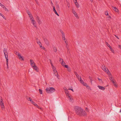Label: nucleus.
Wrapping results in <instances>:
<instances>
[{
  "label": "nucleus",
  "instance_id": "1",
  "mask_svg": "<svg viewBox=\"0 0 121 121\" xmlns=\"http://www.w3.org/2000/svg\"><path fill=\"white\" fill-rule=\"evenodd\" d=\"M75 113L80 116H86L87 114L85 111L82 108L78 106H76L74 108Z\"/></svg>",
  "mask_w": 121,
  "mask_h": 121
},
{
  "label": "nucleus",
  "instance_id": "2",
  "mask_svg": "<svg viewBox=\"0 0 121 121\" xmlns=\"http://www.w3.org/2000/svg\"><path fill=\"white\" fill-rule=\"evenodd\" d=\"M55 90V89L53 87H47L45 89L46 92L47 93L49 94L53 92Z\"/></svg>",
  "mask_w": 121,
  "mask_h": 121
},
{
  "label": "nucleus",
  "instance_id": "3",
  "mask_svg": "<svg viewBox=\"0 0 121 121\" xmlns=\"http://www.w3.org/2000/svg\"><path fill=\"white\" fill-rule=\"evenodd\" d=\"M0 105L1 108L2 110L4 109V106L3 99L1 97L0 98Z\"/></svg>",
  "mask_w": 121,
  "mask_h": 121
},
{
  "label": "nucleus",
  "instance_id": "4",
  "mask_svg": "<svg viewBox=\"0 0 121 121\" xmlns=\"http://www.w3.org/2000/svg\"><path fill=\"white\" fill-rule=\"evenodd\" d=\"M79 80H78L79 81H80V82L83 85L85 86H86L87 88H88V87H90L88 86L86 83H85L82 80L81 78H80Z\"/></svg>",
  "mask_w": 121,
  "mask_h": 121
},
{
  "label": "nucleus",
  "instance_id": "5",
  "mask_svg": "<svg viewBox=\"0 0 121 121\" xmlns=\"http://www.w3.org/2000/svg\"><path fill=\"white\" fill-rule=\"evenodd\" d=\"M102 68L103 70L106 72L108 74L109 73V71L108 69L105 66L102 65Z\"/></svg>",
  "mask_w": 121,
  "mask_h": 121
},
{
  "label": "nucleus",
  "instance_id": "6",
  "mask_svg": "<svg viewBox=\"0 0 121 121\" xmlns=\"http://www.w3.org/2000/svg\"><path fill=\"white\" fill-rule=\"evenodd\" d=\"M43 39L46 45L47 46H49V43L48 40L46 38L44 37L43 38Z\"/></svg>",
  "mask_w": 121,
  "mask_h": 121
},
{
  "label": "nucleus",
  "instance_id": "7",
  "mask_svg": "<svg viewBox=\"0 0 121 121\" xmlns=\"http://www.w3.org/2000/svg\"><path fill=\"white\" fill-rule=\"evenodd\" d=\"M4 52L5 55V57H7L8 56V53L7 51V49L6 48H4L3 50Z\"/></svg>",
  "mask_w": 121,
  "mask_h": 121
},
{
  "label": "nucleus",
  "instance_id": "8",
  "mask_svg": "<svg viewBox=\"0 0 121 121\" xmlns=\"http://www.w3.org/2000/svg\"><path fill=\"white\" fill-rule=\"evenodd\" d=\"M30 64L31 66L33 67L35 65V64L32 60H30Z\"/></svg>",
  "mask_w": 121,
  "mask_h": 121
},
{
  "label": "nucleus",
  "instance_id": "9",
  "mask_svg": "<svg viewBox=\"0 0 121 121\" xmlns=\"http://www.w3.org/2000/svg\"><path fill=\"white\" fill-rule=\"evenodd\" d=\"M36 20L37 21L38 24L39 25H40L42 23L41 22L40 20L39 19V18L38 16H37L36 17Z\"/></svg>",
  "mask_w": 121,
  "mask_h": 121
},
{
  "label": "nucleus",
  "instance_id": "10",
  "mask_svg": "<svg viewBox=\"0 0 121 121\" xmlns=\"http://www.w3.org/2000/svg\"><path fill=\"white\" fill-rule=\"evenodd\" d=\"M97 86L99 89L102 90L103 91L105 89V88L104 87L101 86Z\"/></svg>",
  "mask_w": 121,
  "mask_h": 121
},
{
  "label": "nucleus",
  "instance_id": "11",
  "mask_svg": "<svg viewBox=\"0 0 121 121\" xmlns=\"http://www.w3.org/2000/svg\"><path fill=\"white\" fill-rule=\"evenodd\" d=\"M68 97L69 98V102H73V99L72 98H71L70 96L69 95H68Z\"/></svg>",
  "mask_w": 121,
  "mask_h": 121
},
{
  "label": "nucleus",
  "instance_id": "12",
  "mask_svg": "<svg viewBox=\"0 0 121 121\" xmlns=\"http://www.w3.org/2000/svg\"><path fill=\"white\" fill-rule=\"evenodd\" d=\"M53 11L56 15L59 16V15L55 10V7L54 6H53Z\"/></svg>",
  "mask_w": 121,
  "mask_h": 121
},
{
  "label": "nucleus",
  "instance_id": "13",
  "mask_svg": "<svg viewBox=\"0 0 121 121\" xmlns=\"http://www.w3.org/2000/svg\"><path fill=\"white\" fill-rule=\"evenodd\" d=\"M112 8L116 12H118V9L116 8V7H114L113 6L112 7Z\"/></svg>",
  "mask_w": 121,
  "mask_h": 121
},
{
  "label": "nucleus",
  "instance_id": "14",
  "mask_svg": "<svg viewBox=\"0 0 121 121\" xmlns=\"http://www.w3.org/2000/svg\"><path fill=\"white\" fill-rule=\"evenodd\" d=\"M75 1L74 2V3L76 7L78 8H79V6L78 4V3L77 2V0Z\"/></svg>",
  "mask_w": 121,
  "mask_h": 121
},
{
  "label": "nucleus",
  "instance_id": "15",
  "mask_svg": "<svg viewBox=\"0 0 121 121\" xmlns=\"http://www.w3.org/2000/svg\"><path fill=\"white\" fill-rule=\"evenodd\" d=\"M32 68L33 69L35 70L37 72H38V70L37 69L38 67L36 65L34 66Z\"/></svg>",
  "mask_w": 121,
  "mask_h": 121
},
{
  "label": "nucleus",
  "instance_id": "16",
  "mask_svg": "<svg viewBox=\"0 0 121 121\" xmlns=\"http://www.w3.org/2000/svg\"><path fill=\"white\" fill-rule=\"evenodd\" d=\"M33 24V26L35 27H36V22L34 20H32V21L31 22Z\"/></svg>",
  "mask_w": 121,
  "mask_h": 121
},
{
  "label": "nucleus",
  "instance_id": "17",
  "mask_svg": "<svg viewBox=\"0 0 121 121\" xmlns=\"http://www.w3.org/2000/svg\"><path fill=\"white\" fill-rule=\"evenodd\" d=\"M19 57V58L20 59H21V60H24V59L23 57L21 55H18V56Z\"/></svg>",
  "mask_w": 121,
  "mask_h": 121
},
{
  "label": "nucleus",
  "instance_id": "18",
  "mask_svg": "<svg viewBox=\"0 0 121 121\" xmlns=\"http://www.w3.org/2000/svg\"><path fill=\"white\" fill-rule=\"evenodd\" d=\"M75 74L76 75V77L78 78V80H79V79L80 78H81L80 77L79 75L77 73L75 72Z\"/></svg>",
  "mask_w": 121,
  "mask_h": 121
},
{
  "label": "nucleus",
  "instance_id": "19",
  "mask_svg": "<svg viewBox=\"0 0 121 121\" xmlns=\"http://www.w3.org/2000/svg\"><path fill=\"white\" fill-rule=\"evenodd\" d=\"M38 39H36L37 40V43L39 44V46L41 45L42 44L41 42L39 41H38Z\"/></svg>",
  "mask_w": 121,
  "mask_h": 121
},
{
  "label": "nucleus",
  "instance_id": "20",
  "mask_svg": "<svg viewBox=\"0 0 121 121\" xmlns=\"http://www.w3.org/2000/svg\"><path fill=\"white\" fill-rule=\"evenodd\" d=\"M109 48H110V50L112 52V53H114V50H113V49H112V47H110Z\"/></svg>",
  "mask_w": 121,
  "mask_h": 121
},
{
  "label": "nucleus",
  "instance_id": "21",
  "mask_svg": "<svg viewBox=\"0 0 121 121\" xmlns=\"http://www.w3.org/2000/svg\"><path fill=\"white\" fill-rule=\"evenodd\" d=\"M65 93L67 96H68V95H69V92L67 90H66V91H65Z\"/></svg>",
  "mask_w": 121,
  "mask_h": 121
},
{
  "label": "nucleus",
  "instance_id": "22",
  "mask_svg": "<svg viewBox=\"0 0 121 121\" xmlns=\"http://www.w3.org/2000/svg\"><path fill=\"white\" fill-rule=\"evenodd\" d=\"M60 31L62 34V35H65L64 33L62 30H60Z\"/></svg>",
  "mask_w": 121,
  "mask_h": 121
},
{
  "label": "nucleus",
  "instance_id": "23",
  "mask_svg": "<svg viewBox=\"0 0 121 121\" xmlns=\"http://www.w3.org/2000/svg\"><path fill=\"white\" fill-rule=\"evenodd\" d=\"M3 8L5 11H8V10L4 6V7Z\"/></svg>",
  "mask_w": 121,
  "mask_h": 121
},
{
  "label": "nucleus",
  "instance_id": "24",
  "mask_svg": "<svg viewBox=\"0 0 121 121\" xmlns=\"http://www.w3.org/2000/svg\"><path fill=\"white\" fill-rule=\"evenodd\" d=\"M53 51L55 52H56L57 50L56 49V48L55 47H54L53 48Z\"/></svg>",
  "mask_w": 121,
  "mask_h": 121
},
{
  "label": "nucleus",
  "instance_id": "25",
  "mask_svg": "<svg viewBox=\"0 0 121 121\" xmlns=\"http://www.w3.org/2000/svg\"><path fill=\"white\" fill-rule=\"evenodd\" d=\"M65 62H63V61H62V62L61 63V64L63 66H64L65 65Z\"/></svg>",
  "mask_w": 121,
  "mask_h": 121
},
{
  "label": "nucleus",
  "instance_id": "26",
  "mask_svg": "<svg viewBox=\"0 0 121 121\" xmlns=\"http://www.w3.org/2000/svg\"><path fill=\"white\" fill-rule=\"evenodd\" d=\"M5 57L6 60V63H8V56H7V57Z\"/></svg>",
  "mask_w": 121,
  "mask_h": 121
},
{
  "label": "nucleus",
  "instance_id": "27",
  "mask_svg": "<svg viewBox=\"0 0 121 121\" xmlns=\"http://www.w3.org/2000/svg\"><path fill=\"white\" fill-rule=\"evenodd\" d=\"M67 70L69 72H70L71 71V68L69 67L68 68H67Z\"/></svg>",
  "mask_w": 121,
  "mask_h": 121
},
{
  "label": "nucleus",
  "instance_id": "28",
  "mask_svg": "<svg viewBox=\"0 0 121 121\" xmlns=\"http://www.w3.org/2000/svg\"><path fill=\"white\" fill-rule=\"evenodd\" d=\"M39 91L40 93L41 94H42V90L41 89H39Z\"/></svg>",
  "mask_w": 121,
  "mask_h": 121
},
{
  "label": "nucleus",
  "instance_id": "29",
  "mask_svg": "<svg viewBox=\"0 0 121 121\" xmlns=\"http://www.w3.org/2000/svg\"><path fill=\"white\" fill-rule=\"evenodd\" d=\"M106 44L107 45L109 48H110V47H111V46H110V45L108 44L107 42H106Z\"/></svg>",
  "mask_w": 121,
  "mask_h": 121
},
{
  "label": "nucleus",
  "instance_id": "30",
  "mask_svg": "<svg viewBox=\"0 0 121 121\" xmlns=\"http://www.w3.org/2000/svg\"><path fill=\"white\" fill-rule=\"evenodd\" d=\"M98 79L99 81L100 82H102V80L101 79H100L99 78H98Z\"/></svg>",
  "mask_w": 121,
  "mask_h": 121
},
{
  "label": "nucleus",
  "instance_id": "31",
  "mask_svg": "<svg viewBox=\"0 0 121 121\" xmlns=\"http://www.w3.org/2000/svg\"><path fill=\"white\" fill-rule=\"evenodd\" d=\"M40 46V48L42 49H44V48L43 46H42V44L41 45H40L39 46Z\"/></svg>",
  "mask_w": 121,
  "mask_h": 121
},
{
  "label": "nucleus",
  "instance_id": "32",
  "mask_svg": "<svg viewBox=\"0 0 121 121\" xmlns=\"http://www.w3.org/2000/svg\"><path fill=\"white\" fill-rule=\"evenodd\" d=\"M74 14V15H75V16L76 17H77V18H78L79 17L76 13H75Z\"/></svg>",
  "mask_w": 121,
  "mask_h": 121
},
{
  "label": "nucleus",
  "instance_id": "33",
  "mask_svg": "<svg viewBox=\"0 0 121 121\" xmlns=\"http://www.w3.org/2000/svg\"><path fill=\"white\" fill-rule=\"evenodd\" d=\"M72 12H73V13L74 14L75 13H76L75 12V11L74 10H73V9L72 10Z\"/></svg>",
  "mask_w": 121,
  "mask_h": 121
},
{
  "label": "nucleus",
  "instance_id": "34",
  "mask_svg": "<svg viewBox=\"0 0 121 121\" xmlns=\"http://www.w3.org/2000/svg\"><path fill=\"white\" fill-rule=\"evenodd\" d=\"M27 99L29 101H31V99L30 97H29V98H27Z\"/></svg>",
  "mask_w": 121,
  "mask_h": 121
},
{
  "label": "nucleus",
  "instance_id": "35",
  "mask_svg": "<svg viewBox=\"0 0 121 121\" xmlns=\"http://www.w3.org/2000/svg\"><path fill=\"white\" fill-rule=\"evenodd\" d=\"M64 67L65 68H68L69 67H68V65H64Z\"/></svg>",
  "mask_w": 121,
  "mask_h": 121
},
{
  "label": "nucleus",
  "instance_id": "36",
  "mask_svg": "<svg viewBox=\"0 0 121 121\" xmlns=\"http://www.w3.org/2000/svg\"><path fill=\"white\" fill-rule=\"evenodd\" d=\"M62 38L64 40H65V35H62Z\"/></svg>",
  "mask_w": 121,
  "mask_h": 121
},
{
  "label": "nucleus",
  "instance_id": "37",
  "mask_svg": "<svg viewBox=\"0 0 121 121\" xmlns=\"http://www.w3.org/2000/svg\"><path fill=\"white\" fill-rule=\"evenodd\" d=\"M30 20L31 21V22L32 21V20H34V18L32 16H31V17L30 18Z\"/></svg>",
  "mask_w": 121,
  "mask_h": 121
},
{
  "label": "nucleus",
  "instance_id": "38",
  "mask_svg": "<svg viewBox=\"0 0 121 121\" xmlns=\"http://www.w3.org/2000/svg\"><path fill=\"white\" fill-rule=\"evenodd\" d=\"M105 14L106 15H108V13L107 12H105Z\"/></svg>",
  "mask_w": 121,
  "mask_h": 121
},
{
  "label": "nucleus",
  "instance_id": "39",
  "mask_svg": "<svg viewBox=\"0 0 121 121\" xmlns=\"http://www.w3.org/2000/svg\"><path fill=\"white\" fill-rule=\"evenodd\" d=\"M55 76H57V78H58L59 79V78H58V77L59 76V75H58V73H57V74H56H56L55 75Z\"/></svg>",
  "mask_w": 121,
  "mask_h": 121
},
{
  "label": "nucleus",
  "instance_id": "40",
  "mask_svg": "<svg viewBox=\"0 0 121 121\" xmlns=\"http://www.w3.org/2000/svg\"><path fill=\"white\" fill-rule=\"evenodd\" d=\"M0 6H1L2 8L4 7V5H3L0 2Z\"/></svg>",
  "mask_w": 121,
  "mask_h": 121
},
{
  "label": "nucleus",
  "instance_id": "41",
  "mask_svg": "<svg viewBox=\"0 0 121 121\" xmlns=\"http://www.w3.org/2000/svg\"><path fill=\"white\" fill-rule=\"evenodd\" d=\"M108 20H110L111 18V17L110 16H108Z\"/></svg>",
  "mask_w": 121,
  "mask_h": 121
},
{
  "label": "nucleus",
  "instance_id": "42",
  "mask_svg": "<svg viewBox=\"0 0 121 121\" xmlns=\"http://www.w3.org/2000/svg\"><path fill=\"white\" fill-rule=\"evenodd\" d=\"M113 85L116 87H117V84L116 83H115L113 84Z\"/></svg>",
  "mask_w": 121,
  "mask_h": 121
},
{
  "label": "nucleus",
  "instance_id": "43",
  "mask_svg": "<svg viewBox=\"0 0 121 121\" xmlns=\"http://www.w3.org/2000/svg\"><path fill=\"white\" fill-rule=\"evenodd\" d=\"M59 61L60 62V63H61L62 61H63V59H62L60 58V60H59Z\"/></svg>",
  "mask_w": 121,
  "mask_h": 121
},
{
  "label": "nucleus",
  "instance_id": "44",
  "mask_svg": "<svg viewBox=\"0 0 121 121\" xmlns=\"http://www.w3.org/2000/svg\"><path fill=\"white\" fill-rule=\"evenodd\" d=\"M53 71L54 72V73H55V72L57 73V72L56 69H54L53 70Z\"/></svg>",
  "mask_w": 121,
  "mask_h": 121
},
{
  "label": "nucleus",
  "instance_id": "45",
  "mask_svg": "<svg viewBox=\"0 0 121 121\" xmlns=\"http://www.w3.org/2000/svg\"><path fill=\"white\" fill-rule=\"evenodd\" d=\"M27 13L28 14V15H30V13L28 11H27Z\"/></svg>",
  "mask_w": 121,
  "mask_h": 121
},
{
  "label": "nucleus",
  "instance_id": "46",
  "mask_svg": "<svg viewBox=\"0 0 121 121\" xmlns=\"http://www.w3.org/2000/svg\"><path fill=\"white\" fill-rule=\"evenodd\" d=\"M16 54L17 55V56H18V55H20L19 54L18 52H16Z\"/></svg>",
  "mask_w": 121,
  "mask_h": 121
},
{
  "label": "nucleus",
  "instance_id": "47",
  "mask_svg": "<svg viewBox=\"0 0 121 121\" xmlns=\"http://www.w3.org/2000/svg\"><path fill=\"white\" fill-rule=\"evenodd\" d=\"M51 5L53 7V4L51 1Z\"/></svg>",
  "mask_w": 121,
  "mask_h": 121
},
{
  "label": "nucleus",
  "instance_id": "48",
  "mask_svg": "<svg viewBox=\"0 0 121 121\" xmlns=\"http://www.w3.org/2000/svg\"><path fill=\"white\" fill-rule=\"evenodd\" d=\"M118 47L120 49H121V45H119V46H118Z\"/></svg>",
  "mask_w": 121,
  "mask_h": 121
},
{
  "label": "nucleus",
  "instance_id": "49",
  "mask_svg": "<svg viewBox=\"0 0 121 121\" xmlns=\"http://www.w3.org/2000/svg\"><path fill=\"white\" fill-rule=\"evenodd\" d=\"M85 110L86 111H87V112L88 111V109L87 108H86Z\"/></svg>",
  "mask_w": 121,
  "mask_h": 121
},
{
  "label": "nucleus",
  "instance_id": "50",
  "mask_svg": "<svg viewBox=\"0 0 121 121\" xmlns=\"http://www.w3.org/2000/svg\"><path fill=\"white\" fill-rule=\"evenodd\" d=\"M68 89L69 90H71L73 91V89H71L70 88H69Z\"/></svg>",
  "mask_w": 121,
  "mask_h": 121
},
{
  "label": "nucleus",
  "instance_id": "51",
  "mask_svg": "<svg viewBox=\"0 0 121 121\" xmlns=\"http://www.w3.org/2000/svg\"><path fill=\"white\" fill-rule=\"evenodd\" d=\"M113 79H112V83L113 84L114 83H115V82H114V81H113Z\"/></svg>",
  "mask_w": 121,
  "mask_h": 121
},
{
  "label": "nucleus",
  "instance_id": "52",
  "mask_svg": "<svg viewBox=\"0 0 121 121\" xmlns=\"http://www.w3.org/2000/svg\"><path fill=\"white\" fill-rule=\"evenodd\" d=\"M35 106H36L37 107H38L39 108L40 107H39L38 106V105L37 104H36V105H35Z\"/></svg>",
  "mask_w": 121,
  "mask_h": 121
},
{
  "label": "nucleus",
  "instance_id": "53",
  "mask_svg": "<svg viewBox=\"0 0 121 121\" xmlns=\"http://www.w3.org/2000/svg\"><path fill=\"white\" fill-rule=\"evenodd\" d=\"M65 42L66 44V47H67V45H68V43H67V42L65 41Z\"/></svg>",
  "mask_w": 121,
  "mask_h": 121
},
{
  "label": "nucleus",
  "instance_id": "54",
  "mask_svg": "<svg viewBox=\"0 0 121 121\" xmlns=\"http://www.w3.org/2000/svg\"><path fill=\"white\" fill-rule=\"evenodd\" d=\"M0 15L2 16V17H3V14L0 13Z\"/></svg>",
  "mask_w": 121,
  "mask_h": 121
},
{
  "label": "nucleus",
  "instance_id": "55",
  "mask_svg": "<svg viewBox=\"0 0 121 121\" xmlns=\"http://www.w3.org/2000/svg\"><path fill=\"white\" fill-rule=\"evenodd\" d=\"M29 15V17H30V19L31 17V16H32L31 14H30V15Z\"/></svg>",
  "mask_w": 121,
  "mask_h": 121
},
{
  "label": "nucleus",
  "instance_id": "56",
  "mask_svg": "<svg viewBox=\"0 0 121 121\" xmlns=\"http://www.w3.org/2000/svg\"><path fill=\"white\" fill-rule=\"evenodd\" d=\"M33 104H35V103L33 101H32V103Z\"/></svg>",
  "mask_w": 121,
  "mask_h": 121
},
{
  "label": "nucleus",
  "instance_id": "57",
  "mask_svg": "<svg viewBox=\"0 0 121 121\" xmlns=\"http://www.w3.org/2000/svg\"><path fill=\"white\" fill-rule=\"evenodd\" d=\"M113 79L112 78V77H111L110 78V79L111 81H112V79Z\"/></svg>",
  "mask_w": 121,
  "mask_h": 121
},
{
  "label": "nucleus",
  "instance_id": "58",
  "mask_svg": "<svg viewBox=\"0 0 121 121\" xmlns=\"http://www.w3.org/2000/svg\"><path fill=\"white\" fill-rule=\"evenodd\" d=\"M115 36H116V37L118 39H119V38H118V37L117 36H116V35H115Z\"/></svg>",
  "mask_w": 121,
  "mask_h": 121
},
{
  "label": "nucleus",
  "instance_id": "59",
  "mask_svg": "<svg viewBox=\"0 0 121 121\" xmlns=\"http://www.w3.org/2000/svg\"><path fill=\"white\" fill-rule=\"evenodd\" d=\"M90 81H91V84H92V80L91 79Z\"/></svg>",
  "mask_w": 121,
  "mask_h": 121
},
{
  "label": "nucleus",
  "instance_id": "60",
  "mask_svg": "<svg viewBox=\"0 0 121 121\" xmlns=\"http://www.w3.org/2000/svg\"><path fill=\"white\" fill-rule=\"evenodd\" d=\"M67 6H68V7H69V6H70V5H69V4H67Z\"/></svg>",
  "mask_w": 121,
  "mask_h": 121
},
{
  "label": "nucleus",
  "instance_id": "61",
  "mask_svg": "<svg viewBox=\"0 0 121 121\" xmlns=\"http://www.w3.org/2000/svg\"><path fill=\"white\" fill-rule=\"evenodd\" d=\"M6 65L7 66V68H8V63H6Z\"/></svg>",
  "mask_w": 121,
  "mask_h": 121
},
{
  "label": "nucleus",
  "instance_id": "62",
  "mask_svg": "<svg viewBox=\"0 0 121 121\" xmlns=\"http://www.w3.org/2000/svg\"><path fill=\"white\" fill-rule=\"evenodd\" d=\"M3 17L4 18V19H5L6 18H5V17L4 16H3Z\"/></svg>",
  "mask_w": 121,
  "mask_h": 121
},
{
  "label": "nucleus",
  "instance_id": "63",
  "mask_svg": "<svg viewBox=\"0 0 121 121\" xmlns=\"http://www.w3.org/2000/svg\"><path fill=\"white\" fill-rule=\"evenodd\" d=\"M89 78L90 79V80H91V79H92V78H91V77L90 76L89 77Z\"/></svg>",
  "mask_w": 121,
  "mask_h": 121
},
{
  "label": "nucleus",
  "instance_id": "64",
  "mask_svg": "<svg viewBox=\"0 0 121 121\" xmlns=\"http://www.w3.org/2000/svg\"><path fill=\"white\" fill-rule=\"evenodd\" d=\"M51 65H52V66H53V64H52V63H51Z\"/></svg>",
  "mask_w": 121,
  "mask_h": 121
}]
</instances>
